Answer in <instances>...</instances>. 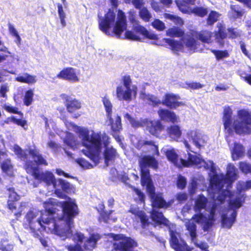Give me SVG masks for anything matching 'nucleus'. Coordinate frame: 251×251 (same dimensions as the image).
Wrapping results in <instances>:
<instances>
[{"instance_id": "nucleus-56", "label": "nucleus", "mask_w": 251, "mask_h": 251, "mask_svg": "<svg viewBox=\"0 0 251 251\" xmlns=\"http://www.w3.org/2000/svg\"><path fill=\"white\" fill-rule=\"evenodd\" d=\"M8 29H9L10 34L11 35H12L13 36H14L15 37H16L17 43L20 44L21 40V37H20V35H19L17 31L16 30L15 27L13 26V25H12L11 24H9L8 25Z\"/></svg>"}, {"instance_id": "nucleus-60", "label": "nucleus", "mask_w": 251, "mask_h": 251, "mask_svg": "<svg viewBox=\"0 0 251 251\" xmlns=\"http://www.w3.org/2000/svg\"><path fill=\"white\" fill-rule=\"evenodd\" d=\"M10 121L13 123L17 125L18 126H20L24 128H25V126H26L27 125V121L25 120L22 119H16L15 116H11L10 117Z\"/></svg>"}, {"instance_id": "nucleus-48", "label": "nucleus", "mask_w": 251, "mask_h": 251, "mask_svg": "<svg viewBox=\"0 0 251 251\" xmlns=\"http://www.w3.org/2000/svg\"><path fill=\"white\" fill-rule=\"evenodd\" d=\"M228 37L230 39H236L240 37L241 31L236 28L230 27L227 28Z\"/></svg>"}, {"instance_id": "nucleus-63", "label": "nucleus", "mask_w": 251, "mask_h": 251, "mask_svg": "<svg viewBox=\"0 0 251 251\" xmlns=\"http://www.w3.org/2000/svg\"><path fill=\"white\" fill-rule=\"evenodd\" d=\"M205 216L203 214L200 213L198 214H194L192 219L194 220L196 223L198 224H201L205 219Z\"/></svg>"}, {"instance_id": "nucleus-27", "label": "nucleus", "mask_w": 251, "mask_h": 251, "mask_svg": "<svg viewBox=\"0 0 251 251\" xmlns=\"http://www.w3.org/2000/svg\"><path fill=\"white\" fill-rule=\"evenodd\" d=\"M237 214V210H233L230 217H228L225 214L221 216V224L222 227L230 229L235 223Z\"/></svg>"}, {"instance_id": "nucleus-55", "label": "nucleus", "mask_w": 251, "mask_h": 251, "mask_svg": "<svg viewBox=\"0 0 251 251\" xmlns=\"http://www.w3.org/2000/svg\"><path fill=\"white\" fill-rule=\"evenodd\" d=\"M239 167L240 170L244 173L247 174L251 173V165L246 162L239 163Z\"/></svg>"}, {"instance_id": "nucleus-44", "label": "nucleus", "mask_w": 251, "mask_h": 251, "mask_svg": "<svg viewBox=\"0 0 251 251\" xmlns=\"http://www.w3.org/2000/svg\"><path fill=\"white\" fill-rule=\"evenodd\" d=\"M166 155L170 161L175 165H177L178 156L174 150H167L166 151Z\"/></svg>"}, {"instance_id": "nucleus-53", "label": "nucleus", "mask_w": 251, "mask_h": 251, "mask_svg": "<svg viewBox=\"0 0 251 251\" xmlns=\"http://www.w3.org/2000/svg\"><path fill=\"white\" fill-rule=\"evenodd\" d=\"M4 109L10 113L18 114L22 117L23 116V113L21 111H19L18 108L17 107L4 105Z\"/></svg>"}, {"instance_id": "nucleus-40", "label": "nucleus", "mask_w": 251, "mask_h": 251, "mask_svg": "<svg viewBox=\"0 0 251 251\" xmlns=\"http://www.w3.org/2000/svg\"><path fill=\"white\" fill-rule=\"evenodd\" d=\"M184 34V31L177 27L169 28L166 31V35L172 37H181Z\"/></svg>"}, {"instance_id": "nucleus-23", "label": "nucleus", "mask_w": 251, "mask_h": 251, "mask_svg": "<svg viewBox=\"0 0 251 251\" xmlns=\"http://www.w3.org/2000/svg\"><path fill=\"white\" fill-rule=\"evenodd\" d=\"M141 175V183L143 186L146 187L147 193L155 189L152 181L149 170H140Z\"/></svg>"}, {"instance_id": "nucleus-2", "label": "nucleus", "mask_w": 251, "mask_h": 251, "mask_svg": "<svg viewBox=\"0 0 251 251\" xmlns=\"http://www.w3.org/2000/svg\"><path fill=\"white\" fill-rule=\"evenodd\" d=\"M78 133L82 145L85 147L81 150L82 152L95 163H99L102 149L100 135L95 132L90 135L89 131L82 127L78 129Z\"/></svg>"}, {"instance_id": "nucleus-35", "label": "nucleus", "mask_w": 251, "mask_h": 251, "mask_svg": "<svg viewBox=\"0 0 251 251\" xmlns=\"http://www.w3.org/2000/svg\"><path fill=\"white\" fill-rule=\"evenodd\" d=\"M208 202L207 199L202 194H200L196 199L195 202L194 210L196 212H200L205 208Z\"/></svg>"}, {"instance_id": "nucleus-62", "label": "nucleus", "mask_w": 251, "mask_h": 251, "mask_svg": "<svg viewBox=\"0 0 251 251\" xmlns=\"http://www.w3.org/2000/svg\"><path fill=\"white\" fill-rule=\"evenodd\" d=\"M66 248L68 251H84L81 245L78 243L67 245Z\"/></svg>"}, {"instance_id": "nucleus-4", "label": "nucleus", "mask_w": 251, "mask_h": 251, "mask_svg": "<svg viewBox=\"0 0 251 251\" xmlns=\"http://www.w3.org/2000/svg\"><path fill=\"white\" fill-rule=\"evenodd\" d=\"M140 35L150 40L158 39L157 34L149 31L144 26L138 24L133 25L131 30H126L124 38L130 41H141Z\"/></svg>"}, {"instance_id": "nucleus-52", "label": "nucleus", "mask_w": 251, "mask_h": 251, "mask_svg": "<svg viewBox=\"0 0 251 251\" xmlns=\"http://www.w3.org/2000/svg\"><path fill=\"white\" fill-rule=\"evenodd\" d=\"M151 25L158 31H163L165 29L164 23L159 19H155L151 24Z\"/></svg>"}, {"instance_id": "nucleus-13", "label": "nucleus", "mask_w": 251, "mask_h": 251, "mask_svg": "<svg viewBox=\"0 0 251 251\" xmlns=\"http://www.w3.org/2000/svg\"><path fill=\"white\" fill-rule=\"evenodd\" d=\"M180 100V97L179 95L167 93L164 95L161 103L170 109H176L185 105L184 102L179 101Z\"/></svg>"}, {"instance_id": "nucleus-20", "label": "nucleus", "mask_w": 251, "mask_h": 251, "mask_svg": "<svg viewBox=\"0 0 251 251\" xmlns=\"http://www.w3.org/2000/svg\"><path fill=\"white\" fill-rule=\"evenodd\" d=\"M160 120L173 124L179 122V117L173 111L168 109L161 108L157 111Z\"/></svg>"}, {"instance_id": "nucleus-57", "label": "nucleus", "mask_w": 251, "mask_h": 251, "mask_svg": "<svg viewBox=\"0 0 251 251\" xmlns=\"http://www.w3.org/2000/svg\"><path fill=\"white\" fill-rule=\"evenodd\" d=\"M75 162L81 167L89 169L93 167L92 165L88 161L82 158H79L75 160Z\"/></svg>"}, {"instance_id": "nucleus-64", "label": "nucleus", "mask_w": 251, "mask_h": 251, "mask_svg": "<svg viewBox=\"0 0 251 251\" xmlns=\"http://www.w3.org/2000/svg\"><path fill=\"white\" fill-rule=\"evenodd\" d=\"M240 75L245 81L251 86V74L243 72L240 74Z\"/></svg>"}, {"instance_id": "nucleus-7", "label": "nucleus", "mask_w": 251, "mask_h": 251, "mask_svg": "<svg viewBox=\"0 0 251 251\" xmlns=\"http://www.w3.org/2000/svg\"><path fill=\"white\" fill-rule=\"evenodd\" d=\"M237 115L240 121L234 124L235 132L240 135L251 133V113L245 109H241L238 111Z\"/></svg>"}, {"instance_id": "nucleus-21", "label": "nucleus", "mask_w": 251, "mask_h": 251, "mask_svg": "<svg viewBox=\"0 0 251 251\" xmlns=\"http://www.w3.org/2000/svg\"><path fill=\"white\" fill-rule=\"evenodd\" d=\"M28 152L37 165L47 166L48 165L46 157L40 153L39 149L36 146H34L33 148H29Z\"/></svg>"}, {"instance_id": "nucleus-6", "label": "nucleus", "mask_w": 251, "mask_h": 251, "mask_svg": "<svg viewBox=\"0 0 251 251\" xmlns=\"http://www.w3.org/2000/svg\"><path fill=\"white\" fill-rule=\"evenodd\" d=\"M122 82L126 88L124 91L122 86H118L116 88V95L120 100H125L130 101L132 100V94L135 96L137 94V88L135 85H133L131 88L132 80L129 75H125L122 77Z\"/></svg>"}, {"instance_id": "nucleus-16", "label": "nucleus", "mask_w": 251, "mask_h": 251, "mask_svg": "<svg viewBox=\"0 0 251 251\" xmlns=\"http://www.w3.org/2000/svg\"><path fill=\"white\" fill-rule=\"evenodd\" d=\"M154 156L152 154L143 156L139 161L140 170H149L148 168H151L154 170H157L158 169L159 163Z\"/></svg>"}, {"instance_id": "nucleus-5", "label": "nucleus", "mask_w": 251, "mask_h": 251, "mask_svg": "<svg viewBox=\"0 0 251 251\" xmlns=\"http://www.w3.org/2000/svg\"><path fill=\"white\" fill-rule=\"evenodd\" d=\"M102 102L105 108L107 118L109 122L112 135L114 136H118L119 133L122 129L121 118L118 115L115 116V119L112 118V104L107 96L102 98Z\"/></svg>"}, {"instance_id": "nucleus-9", "label": "nucleus", "mask_w": 251, "mask_h": 251, "mask_svg": "<svg viewBox=\"0 0 251 251\" xmlns=\"http://www.w3.org/2000/svg\"><path fill=\"white\" fill-rule=\"evenodd\" d=\"M153 208L167 209L170 207L174 202L173 200L166 201L161 193H155V189L148 193Z\"/></svg>"}, {"instance_id": "nucleus-39", "label": "nucleus", "mask_w": 251, "mask_h": 251, "mask_svg": "<svg viewBox=\"0 0 251 251\" xmlns=\"http://www.w3.org/2000/svg\"><path fill=\"white\" fill-rule=\"evenodd\" d=\"M164 40L174 50L179 51L183 49L182 44L179 41L169 38H164Z\"/></svg>"}, {"instance_id": "nucleus-58", "label": "nucleus", "mask_w": 251, "mask_h": 251, "mask_svg": "<svg viewBox=\"0 0 251 251\" xmlns=\"http://www.w3.org/2000/svg\"><path fill=\"white\" fill-rule=\"evenodd\" d=\"M244 155V151L241 149V147L237 148L236 147L234 148L232 152V157L233 160L238 159L239 158L242 157Z\"/></svg>"}, {"instance_id": "nucleus-24", "label": "nucleus", "mask_w": 251, "mask_h": 251, "mask_svg": "<svg viewBox=\"0 0 251 251\" xmlns=\"http://www.w3.org/2000/svg\"><path fill=\"white\" fill-rule=\"evenodd\" d=\"M151 217L157 225H163L167 227L170 228V221L164 216L162 212L152 209L151 212Z\"/></svg>"}, {"instance_id": "nucleus-34", "label": "nucleus", "mask_w": 251, "mask_h": 251, "mask_svg": "<svg viewBox=\"0 0 251 251\" xmlns=\"http://www.w3.org/2000/svg\"><path fill=\"white\" fill-rule=\"evenodd\" d=\"M141 146H147L149 147L147 149L148 152H151L153 155L158 156L160 154L158 145H156L155 142L152 140H143L141 142Z\"/></svg>"}, {"instance_id": "nucleus-42", "label": "nucleus", "mask_w": 251, "mask_h": 251, "mask_svg": "<svg viewBox=\"0 0 251 251\" xmlns=\"http://www.w3.org/2000/svg\"><path fill=\"white\" fill-rule=\"evenodd\" d=\"M34 92L33 90L30 89L25 92L24 103L27 106L30 105L33 100Z\"/></svg>"}, {"instance_id": "nucleus-49", "label": "nucleus", "mask_w": 251, "mask_h": 251, "mask_svg": "<svg viewBox=\"0 0 251 251\" xmlns=\"http://www.w3.org/2000/svg\"><path fill=\"white\" fill-rule=\"evenodd\" d=\"M184 88L187 89L197 90L203 87V85L197 82H186Z\"/></svg>"}, {"instance_id": "nucleus-11", "label": "nucleus", "mask_w": 251, "mask_h": 251, "mask_svg": "<svg viewBox=\"0 0 251 251\" xmlns=\"http://www.w3.org/2000/svg\"><path fill=\"white\" fill-rule=\"evenodd\" d=\"M62 99L64 100L67 112L70 114H73L72 118L74 119L79 118L82 114L75 112L81 108L80 101L71 97L70 96L66 95L63 96Z\"/></svg>"}, {"instance_id": "nucleus-38", "label": "nucleus", "mask_w": 251, "mask_h": 251, "mask_svg": "<svg viewBox=\"0 0 251 251\" xmlns=\"http://www.w3.org/2000/svg\"><path fill=\"white\" fill-rule=\"evenodd\" d=\"M187 230L189 231L191 240L194 241L197 238V226L195 223L191 221H188L186 224Z\"/></svg>"}, {"instance_id": "nucleus-47", "label": "nucleus", "mask_w": 251, "mask_h": 251, "mask_svg": "<svg viewBox=\"0 0 251 251\" xmlns=\"http://www.w3.org/2000/svg\"><path fill=\"white\" fill-rule=\"evenodd\" d=\"M222 179L218 175H214L211 177L210 184L211 186H214L215 188H221L222 187Z\"/></svg>"}, {"instance_id": "nucleus-25", "label": "nucleus", "mask_w": 251, "mask_h": 251, "mask_svg": "<svg viewBox=\"0 0 251 251\" xmlns=\"http://www.w3.org/2000/svg\"><path fill=\"white\" fill-rule=\"evenodd\" d=\"M129 212L140 219L141 227L143 228H145L150 225L149 217L144 211L139 210V208H130Z\"/></svg>"}, {"instance_id": "nucleus-45", "label": "nucleus", "mask_w": 251, "mask_h": 251, "mask_svg": "<svg viewBox=\"0 0 251 251\" xmlns=\"http://www.w3.org/2000/svg\"><path fill=\"white\" fill-rule=\"evenodd\" d=\"M0 167L2 172L6 174L12 173L13 171V166L9 159H6L2 161Z\"/></svg>"}, {"instance_id": "nucleus-59", "label": "nucleus", "mask_w": 251, "mask_h": 251, "mask_svg": "<svg viewBox=\"0 0 251 251\" xmlns=\"http://www.w3.org/2000/svg\"><path fill=\"white\" fill-rule=\"evenodd\" d=\"M186 178L180 175H179L176 182L177 187L180 189H183L186 187Z\"/></svg>"}, {"instance_id": "nucleus-50", "label": "nucleus", "mask_w": 251, "mask_h": 251, "mask_svg": "<svg viewBox=\"0 0 251 251\" xmlns=\"http://www.w3.org/2000/svg\"><path fill=\"white\" fill-rule=\"evenodd\" d=\"M215 219H211L209 217L206 218L203 222L202 229L204 231H208L212 227L214 224Z\"/></svg>"}, {"instance_id": "nucleus-31", "label": "nucleus", "mask_w": 251, "mask_h": 251, "mask_svg": "<svg viewBox=\"0 0 251 251\" xmlns=\"http://www.w3.org/2000/svg\"><path fill=\"white\" fill-rule=\"evenodd\" d=\"M212 34V32L206 30H202L199 32L196 31L193 34L197 39L203 43L208 44L211 43Z\"/></svg>"}, {"instance_id": "nucleus-41", "label": "nucleus", "mask_w": 251, "mask_h": 251, "mask_svg": "<svg viewBox=\"0 0 251 251\" xmlns=\"http://www.w3.org/2000/svg\"><path fill=\"white\" fill-rule=\"evenodd\" d=\"M113 5L112 9H109V12L106 16H124V13L122 11L118 10L116 6L118 5V0H110Z\"/></svg>"}, {"instance_id": "nucleus-12", "label": "nucleus", "mask_w": 251, "mask_h": 251, "mask_svg": "<svg viewBox=\"0 0 251 251\" xmlns=\"http://www.w3.org/2000/svg\"><path fill=\"white\" fill-rule=\"evenodd\" d=\"M170 238L169 243L171 247L175 251H186L188 249L186 242L180 237L179 233L170 229Z\"/></svg>"}, {"instance_id": "nucleus-18", "label": "nucleus", "mask_w": 251, "mask_h": 251, "mask_svg": "<svg viewBox=\"0 0 251 251\" xmlns=\"http://www.w3.org/2000/svg\"><path fill=\"white\" fill-rule=\"evenodd\" d=\"M56 77L73 82H77L79 80V77L76 73L75 69L71 67L63 68L57 75Z\"/></svg>"}, {"instance_id": "nucleus-26", "label": "nucleus", "mask_w": 251, "mask_h": 251, "mask_svg": "<svg viewBox=\"0 0 251 251\" xmlns=\"http://www.w3.org/2000/svg\"><path fill=\"white\" fill-rule=\"evenodd\" d=\"M232 112L229 107L225 108L223 112V120L224 122V126L226 130L229 134L232 132V128L231 127L232 119L231 115Z\"/></svg>"}, {"instance_id": "nucleus-15", "label": "nucleus", "mask_w": 251, "mask_h": 251, "mask_svg": "<svg viewBox=\"0 0 251 251\" xmlns=\"http://www.w3.org/2000/svg\"><path fill=\"white\" fill-rule=\"evenodd\" d=\"M116 17H99V27L105 34L113 36V28Z\"/></svg>"}, {"instance_id": "nucleus-8", "label": "nucleus", "mask_w": 251, "mask_h": 251, "mask_svg": "<svg viewBox=\"0 0 251 251\" xmlns=\"http://www.w3.org/2000/svg\"><path fill=\"white\" fill-rule=\"evenodd\" d=\"M196 0H176L177 6L183 13L187 14H194L199 16H204L208 13L207 8L203 7H198L192 9L190 4H194Z\"/></svg>"}, {"instance_id": "nucleus-61", "label": "nucleus", "mask_w": 251, "mask_h": 251, "mask_svg": "<svg viewBox=\"0 0 251 251\" xmlns=\"http://www.w3.org/2000/svg\"><path fill=\"white\" fill-rule=\"evenodd\" d=\"M130 188L135 192L138 196L139 201L142 202H144L145 201V194L139 189L133 186H130Z\"/></svg>"}, {"instance_id": "nucleus-22", "label": "nucleus", "mask_w": 251, "mask_h": 251, "mask_svg": "<svg viewBox=\"0 0 251 251\" xmlns=\"http://www.w3.org/2000/svg\"><path fill=\"white\" fill-rule=\"evenodd\" d=\"M6 190L8 191V199L7 202V205L8 209L11 210H14L17 209L15 202L18 201L20 199V196L15 191V188L13 187H6Z\"/></svg>"}, {"instance_id": "nucleus-37", "label": "nucleus", "mask_w": 251, "mask_h": 251, "mask_svg": "<svg viewBox=\"0 0 251 251\" xmlns=\"http://www.w3.org/2000/svg\"><path fill=\"white\" fill-rule=\"evenodd\" d=\"M16 80L20 82L33 84L36 82V76L25 73L24 75H20L16 78Z\"/></svg>"}, {"instance_id": "nucleus-32", "label": "nucleus", "mask_w": 251, "mask_h": 251, "mask_svg": "<svg viewBox=\"0 0 251 251\" xmlns=\"http://www.w3.org/2000/svg\"><path fill=\"white\" fill-rule=\"evenodd\" d=\"M188 138L193 142L196 147L200 149L206 143V141L201 136L199 135L195 131H191L188 133Z\"/></svg>"}, {"instance_id": "nucleus-29", "label": "nucleus", "mask_w": 251, "mask_h": 251, "mask_svg": "<svg viewBox=\"0 0 251 251\" xmlns=\"http://www.w3.org/2000/svg\"><path fill=\"white\" fill-rule=\"evenodd\" d=\"M100 238L98 234H92L85 241L83 244L84 249L87 251H92L96 247L98 241Z\"/></svg>"}, {"instance_id": "nucleus-46", "label": "nucleus", "mask_w": 251, "mask_h": 251, "mask_svg": "<svg viewBox=\"0 0 251 251\" xmlns=\"http://www.w3.org/2000/svg\"><path fill=\"white\" fill-rule=\"evenodd\" d=\"M211 52L215 55L217 60L228 57L229 55L227 50H211Z\"/></svg>"}, {"instance_id": "nucleus-17", "label": "nucleus", "mask_w": 251, "mask_h": 251, "mask_svg": "<svg viewBox=\"0 0 251 251\" xmlns=\"http://www.w3.org/2000/svg\"><path fill=\"white\" fill-rule=\"evenodd\" d=\"M180 163L182 166L184 167H189L192 165H200V167L203 166L206 170L210 169L208 164L203 159L190 153H188L187 160L180 159Z\"/></svg>"}, {"instance_id": "nucleus-14", "label": "nucleus", "mask_w": 251, "mask_h": 251, "mask_svg": "<svg viewBox=\"0 0 251 251\" xmlns=\"http://www.w3.org/2000/svg\"><path fill=\"white\" fill-rule=\"evenodd\" d=\"M109 143L108 140H105L103 142V145L105 149L103 152V156L104 160V164L106 166H108L110 164L113 163L115 160L119 157V154L115 148L112 147H107Z\"/></svg>"}, {"instance_id": "nucleus-33", "label": "nucleus", "mask_w": 251, "mask_h": 251, "mask_svg": "<svg viewBox=\"0 0 251 251\" xmlns=\"http://www.w3.org/2000/svg\"><path fill=\"white\" fill-rule=\"evenodd\" d=\"M245 195L241 194L240 190L238 195L236 196L234 200L230 201L229 202V206L230 208L233 209V210H236L237 209L239 208L245 202Z\"/></svg>"}, {"instance_id": "nucleus-43", "label": "nucleus", "mask_w": 251, "mask_h": 251, "mask_svg": "<svg viewBox=\"0 0 251 251\" xmlns=\"http://www.w3.org/2000/svg\"><path fill=\"white\" fill-rule=\"evenodd\" d=\"M185 45L190 50H193L194 51L197 49V41L192 36H189L186 39Z\"/></svg>"}, {"instance_id": "nucleus-19", "label": "nucleus", "mask_w": 251, "mask_h": 251, "mask_svg": "<svg viewBox=\"0 0 251 251\" xmlns=\"http://www.w3.org/2000/svg\"><path fill=\"white\" fill-rule=\"evenodd\" d=\"M126 17H117L115 18L114 25L113 28V36L115 35L117 38H120L122 33L126 30L127 22Z\"/></svg>"}, {"instance_id": "nucleus-3", "label": "nucleus", "mask_w": 251, "mask_h": 251, "mask_svg": "<svg viewBox=\"0 0 251 251\" xmlns=\"http://www.w3.org/2000/svg\"><path fill=\"white\" fill-rule=\"evenodd\" d=\"M24 168L26 173L30 175L38 182H44L47 185H53L54 188H56V180L52 173L49 171H41L40 168L34 166L32 161L30 160L25 162Z\"/></svg>"}, {"instance_id": "nucleus-1", "label": "nucleus", "mask_w": 251, "mask_h": 251, "mask_svg": "<svg viewBox=\"0 0 251 251\" xmlns=\"http://www.w3.org/2000/svg\"><path fill=\"white\" fill-rule=\"evenodd\" d=\"M62 208V215L57 218L43 217L41 211L29 210L26 213L23 222L25 229L29 231L33 235L39 236L38 231L40 226L42 230L53 233L61 237L66 238L72 235V228L74 226V219L79 214V209L76 203L73 201H63L60 202Z\"/></svg>"}, {"instance_id": "nucleus-54", "label": "nucleus", "mask_w": 251, "mask_h": 251, "mask_svg": "<svg viewBox=\"0 0 251 251\" xmlns=\"http://www.w3.org/2000/svg\"><path fill=\"white\" fill-rule=\"evenodd\" d=\"M194 242V244L195 246V247L200 250L201 251H209L208 250L209 246L207 243L205 242H200L198 243L197 242V239H195Z\"/></svg>"}, {"instance_id": "nucleus-36", "label": "nucleus", "mask_w": 251, "mask_h": 251, "mask_svg": "<svg viewBox=\"0 0 251 251\" xmlns=\"http://www.w3.org/2000/svg\"><path fill=\"white\" fill-rule=\"evenodd\" d=\"M57 206L58 204L57 203L50 200L48 201L45 202L44 203L45 211L50 215L55 214L58 211Z\"/></svg>"}, {"instance_id": "nucleus-51", "label": "nucleus", "mask_w": 251, "mask_h": 251, "mask_svg": "<svg viewBox=\"0 0 251 251\" xmlns=\"http://www.w3.org/2000/svg\"><path fill=\"white\" fill-rule=\"evenodd\" d=\"M112 210H110L109 212L104 210V206L103 205L102 208L100 212V219H101L104 222L107 223L110 219V215L111 214Z\"/></svg>"}, {"instance_id": "nucleus-30", "label": "nucleus", "mask_w": 251, "mask_h": 251, "mask_svg": "<svg viewBox=\"0 0 251 251\" xmlns=\"http://www.w3.org/2000/svg\"><path fill=\"white\" fill-rule=\"evenodd\" d=\"M217 27L218 30L215 31L214 36L217 43H218L220 45L223 46L224 45V40L227 37V35L225 27L221 24H219Z\"/></svg>"}, {"instance_id": "nucleus-10", "label": "nucleus", "mask_w": 251, "mask_h": 251, "mask_svg": "<svg viewBox=\"0 0 251 251\" xmlns=\"http://www.w3.org/2000/svg\"><path fill=\"white\" fill-rule=\"evenodd\" d=\"M141 126L145 127L146 130L151 135L156 137L160 136L165 127L160 120L145 119L142 121Z\"/></svg>"}, {"instance_id": "nucleus-28", "label": "nucleus", "mask_w": 251, "mask_h": 251, "mask_svg": "<svg viewBox=\"0 0 251 251\" xmlns=\"http://www.w3.org/2000/svg\"><path fill=\"white\" fill-rule=\"evenodd\" d=\"M166 131L169 137L175 141H177L182 134L181 128L177 125L173 124L167 127Z\"/></svg>"}]
</instances>
